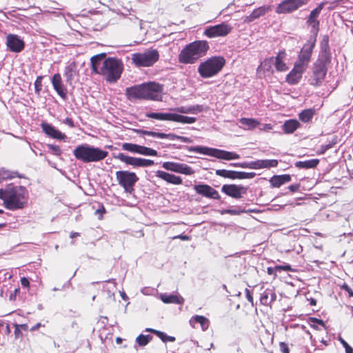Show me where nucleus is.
Instances as JSON below:
<instances>
[{"instance_id":"22","label":"nucleus","mask_w":353,"mask_h":353,"mask_svg":"<svg viewBox=\"0 0 353 353\" xmlns=\"http://www.w3.org/2000/svg\"><path fill=\"white\" fill-rule=\"evenodd\" d=\"M272 10L271 6L264 5L254 9L250 15L246 16L244 19V22L249 23L254 20L265 15L268 12Z\"/></svg>"},{"instance_id":"59","label":"nucleus","mask_w":353,"mask_h":353,"mask_svg":"<svg viewBox=\"0 0 353 353\" xmlns=\"http://www.w3.org/2000/svg\"><path fill=\"white\" fill-rule=\"evenodd\" d=\"M174 239H180L183 241H189L190 239V237L188 235H183V234H179V235H177V236H175L173 237Z\"/></svg>"},{"instance_id":"41","label":"nucleus","mask_w":353,"mask_h":353,"mask_svg":"<svg viewBox=\"0 0 353 353\" xmlns=\"http://www.w3.org/2000/svg\"><path fill=\"white\" fill-rule=\"evenodd\" d=\"M122 148L124 150L139 154L140 145L130 143H125L122 145Z\"/></svg>"},{"instance_id":"33","label":"nucleus","mask_w":353,"mask_h":353,"mask_svg":"<svg viewBox=\"0 0 353 353\" xmlns=\"http://www.w3.org/2000/svg\"><path fill=\"white\" fill-rule=\"evenodd\" d=\"M146 117L160 121H172L173 113L172 112H147Z\"/></svg>"},{"instance_id":"62","label":"nucleus","mask_w":353,"mask_h":353,"mask_svg":"<svg viewBox=\"0 0 353 353\" xmlns=\"http://www.w3.org/2000/svg\"><path fill=\"white\" fill-rule=\"evenodd\" d=\"M245 292H246V298H247L248 301L249 302H250L252 304H253V298L250 294V292L248 289H246Z\"/></svg>"},{"instance_id":"63","label":"nucleus","mask_w":353,"mask_h":353,"mask_svg":"<svg viewBox=\"0 0 353 353\" xmlns=\"http://www.w3.org/2000/svg\"><path fill=\"white\" fill-rule=\"evenodd\" d=\"M14 326H15L14 334H15L16 337H19L22 334L21 332V330H20V328L19 327L18 324H15Z\"/></svg>"},{"instance_id":"61","label":"nucleus","mask_w":353,"mask_h":353,"mask_svg":"<svg viewBox=\"0 0 353 353\" xmlns=\"http://www.w3.org/2000/svg\"><path fill=\"white\" fill-rule=\"evenodd\" d=\"M178 140H180L181 141H182L183 143H192V141L190 138L185 137H182V136H179Z\"/></svg>"},{"instance_id":"49","label":"nucleus","mask_w":353,"mask_h":353,"mask_svg":"<svg viewBox=\"0 0 353 353\" xmlns=\"http://www.w3.org/2000/svg\"><path fill=\"white\" fill-rule=\"evenodd\" d=\"M157 336H158L163 342L170 341L174 342L175 338L174 336H168L163 332H157Z\"/></svg>"},{"instance_id":"35","label":"nucleus","mask_w":353,"mask_h":353,"mask_svg":"<svg viewBox=\"0 0 353 353\" xmlns=\"http://www.w3.org/2000/svg\"><path fill=\"white\" fill-rule=\"evenodd\" d=\"M256 169L275 168L278 165V161L276 159H259L256 161Z\"/></svg>"},{"instance_id":"37","label":"nucleus","mask_w":353,"mask_h":353,"mask_svg":"<svg viewBox=\"0 0 353 353\" xmlns=\"http://www.w3.org/2000/svg\"><path fill=\"white\" fill-rule=\"evenodd\" d=\"M195 117H187L173 113L172 121L181 123H194L196 121Z\"/></svg>"},{"instance_id":"30","label":"nucleus","mask_w":353,"mask_h":353,"mask_svg":"<svg viewBox=\"0 0 353 353\" xmlns=\"http://www.w3.org/2000/svg\"><path fill=\"white\" fill-rule=\"evenodd\" d=\"M160 299L165 303L181 304L184 301L183 298L179 294H161Z\"/></svg>"},{"instance_id":"8","label":"nucleus","mask_w":353,"mask_h":353,"mask_svg":"<svg viewBox=\"0 0 353 353\" xmlns=\"http://www.w3.org/2000/svg\"><path fill=\"white\" fill-rule=\"evenodd\" d=\"M159 58V52L155 49L148 50L143 52L132 54V61L137 66L150 67Z\"/></svg>"},{"instance_id":"40","label":"nucleus","mask_w":353,"mask_h":353,"mask_svg":"<svg viewBox=\"0 0 353 353\" xmlns=\"http://www.w3.org/2000/svg\"><path fill=\"white\" fill-rule=\"evenodd\" d=\"M216 174L224 178H228L231 179H236V171L227 170H216Z\"/></svg>"},{"instance_id":"15","label":"nucleus","mask_w":353,"mask_h":353,"mask_svg":"<svg viewBox=\"0 0 353 353\" xmlns=\"http://www.w3.org/2000/svg\"><path fill=\"white\" fill-rule=\"evenodd\" d=\"M162 167L167 170L185 175H191L194 172L191 167L184 163L167 161L163 163Z\"/></svg>"},{"instance_id":"42","label":"nucleus","mask_w":353,"mask_h":353,"mask_svg":"<svg viewBox=\"0 0 353 353\" xmlns=\"http://www.w3.org/2000/svg\"><path fill=\"white\" fill-rule=\"evenodd\" d=\"M139 154L145 156H157L158 153L157 150L148 148L145 146L140 145Z\"/></svg>"},{"instance_id":"34","label":"nucleus","mask_w":353,"mask_h":353,"mask_svg":"<svg viewBox=\"0 0 353 353\" xmlns=\"http://www.w3.org/2000/svg\"><path fill=\"white\" fill-rule=\"evenodd\" d=\"M300 127V123L295 119L286 121L283 125V130L286 134L293 133Z\"/></svg>"},{"instance_id":"11","label":"nucleus","mask_w":353,"mask_h":353,"mask_svg":"<svg viewBox=\"0 0 353 353\" xmlns=\"http://www.w3.org/2000/svg\"><path fill=\"white\" fill-rule=\"evenodd\" d=\"M316 38L311 37L301 48L296 63L307 68L309 62L310 61L312 50L315 46Z\"/></svg>"},{"instance_id":"56","label":"nucleus","mask_w":353,"mask_h":353,"mask_svg":"<svg viewBox=\"0 0 353 353\" xmlns=\"http://www.w3.org/2000/svg\"><path fill=\"white\" fill-rule=\"evenodd\" d=\"M276 269L278 270H285V271H290L292 270L291 266L290 265H277L276 266Z\"/></svg>"},{"instance_id":"13","label":"nucleus","mask_w":353,"mask_h":353,"mask_svg":"<svg viewBox=\"0 0 353 353\" xmlns=\"http://www.w3.org/2000/svg\"><path fill=\"white\" fill-rule=\"evenodd\" d=\"M115 158L126 163L127 165L133 166L134 168H145L152 165L154 164V161L152 160L130 157L125 155L123 153L118 154L117 156H115Z\"/></svg>"},{"instance_id":"7","label":"nucleus","mask_w":353,"mask_h":353,"mask_svg":"<svg viewBox=\"0 0 353 353\" xmlns=\"http://www.w3.org/2000/svg\"><path fill=\"white\" fill-rule=\"evenodd\" d=\"M188 150L189 152H198L205 155H208L210 157H216L217 159L228 161L239 159L240 158V156L236 153L205 146H191L189 147Z\"/></svg>"},{"instance_id":"47","label":"nucleus","mask_w":353,"mask_h":353,"mask_svg":"<svg viewBox=\"0 0 353 353\" xmlns=\"http://www.w3.org/2000/svg\"><path fill=\"white\" fill-rule=\"evenodd\" d=\"M256 176L254 172H245L236 171V179H253Z\"/></svg>"},{"instance_id":"2","label":"nucleus","mask_w":353,"mask_h":353,"mask_svg":"<svg viewBox=\"0 0 353 353\" xmlns=\"http://www.w3.org/2000/svg\"><path fill=\"white\" fill-rule=\"evenodd\" d=\"M0 199L10 210L23 209L28 203V191L24 186L10 183L0 189Z\"/></svg>"},{"instance_id":"19","label":"nucleus","mask_w":353,"mask_h":353,"mask_svg":"<svg viewBox=\"0 0 353 353\" xmlns=\"http://www.w3.org/2000/svg\"><path fill=\"white\" fill-rule=\"evenodd\" d=\"M194 190L197 194L209 199H219L220 198L218 191L207 184L194 185Z\"/></svg>"},{"instance_id":"58","label":"nucleus","mask_w":353,"mask_h":353,"mask_svg":"<svg viewBox=\"0 0 353 353\" xmlns=\"http://www.w3.org/2000/svg\"><path fill=\"white\" fill-rule=\"evenodd\" d=\"M63 123L69 125L71 128H73L74 126V122L71 118L67 117L63 121Z\"/></svg>"},{"instance_id":"1","label":"nucleus","mask_w":353,"mask_h":353,"mask_svg":"<svg viewBox=\"0 0 353 353\" xmlns=\"http://www.w3.org/2000/svg\"><path fill=\"white\" fill-rule=\"evenodd\" d=\"M92 70L101 74L109 83H115L123 70L122 62L116 58H105V54L101 53L93 56L91 59Z\"/></svg>"},{"instance_id":"18","label":"nucleus","mask_w":353,"mask_h":353,"mask_svg":"<svg viewBox=\"0 0 353 353\" xmlns=\"http://www.w3.org/2000/svg\"><path fill=\"white\" fill-rule=\"evenodd\" d=\"M221 191L225 194L235 199H240L243 194H246L247 188L242 185L235 184L223 185Z\"/></svg>"},{"instance_id":"43","label":"nucleus","mask_w":353,"mask_h":353,"mask_svg":"<svg viewBox=\"0 0 353 353\" xmlns=\"http://www.w3.org/2000/svg\"><path fill=\"white\" fill-rule=\"evenodd\" d=\"M152 337L150 335L141 334L137 337L136 342L140 346H145L152 340Z\"/></svg>"},{"instance_id":"39","label":"nucleus","mask_w":353,"mask_h":353,"mask_svg":"<svg viewBox=\"0 0 353 353\" xmlns=\"http://www.w3.org/2000/svg\"><path fill=\"white\" fill-rule=\"evenodd\" d=\"M315 110L314 109L304 110L299 114V119L305 123L309 122L312 119Z\"/></svg>"},{"instance_id":"51","label":"nucleus","mask_w":353,"mask_h":353,"mask_svg":"<svg viewBox=\"0 0 353 353\" xmlns=\"http://www.w3.org/2000/svg\"><path fill=\"white\" fill-rule=\"evenodd\" d=\"M134 131L140 135H148V136H151L152 137H156V138H157V135H158V132H153V131H148V130H134Z\"/></svg>"},{"instance_id":"60","label":"nucleus","mask_w":353,"mask_h":353,"mask_svg":"<svg viewBox=\"0 0 353 353\" xmlns=\"http://www.w3.org/2000/svg\"><path fill=\"white\" fill-rule=\"evenodd\" d=\"M21 283L23 287H26V288L28 287L30 285V282H29L28 279L26 277H23L21 279Z\"/></svg>"},{"instance_id":"53","label":"nucleus","mask_w":353,"mask_h":353,"mask_svg":"<svg viewBox=\"0 0 353 353\" xmlns=\"http://www.w3.org/2000/svg\"><path fill=\"white\" fill-rule=\"evenodd\" d=\"M246 212V210L241 209L240 207H237L235 209H229V214L231 215H239L241 213Z\"/></svg>"},{"instance_id":"55","label":"nucleus","mask_w":353,"mask_h":353,"mask_svg":"<svg viewBox=\"0 0 353 353\" xmlns=\"http://www.w3.org/2000/svg\"><path fill=\"white\" fill-rule=\"evenodd\" d=\"M279 347H280V350L283 353H289V352H290L288 345L284 342H280Z\"/></svg>"},{"instance_id":"5","label":"nucleus","mask_w":353,"mask_h":353,"mask_svg":"<svg viewBox=\"0 0 353 353\" xmlns=\"http://www.w3.org/2000/svg\"><path fill=\"white\" fill-rule=\"evenodd\" d=\"M73 154L77 159L84 163H90L104 159L108 152L88 144H81L74 150Z\"/></svg>"},{"instance_id":"23","label":"nucleus","mask_w":353,"mask_h":353,"mask_svg":"<svg viewBox=\"0 0 353 353\" xmlns=\"http://www.w3.org/2000/svg\"><path fill=\"white\" fill-rule=\"evenodd\" d=\"M41 127L43 131L48 137H50L51 138L58 139V140H62V139H65L66 138L65 134H63L59 130L56 129L51 124L43 122L41 124Z\"/></svg>"},{"instance_id":"52","label":"nucleus","mask_w":353,"mask_h":353,"mask_svg":"<svg viewBox=\"0 0 353 353\" xmlns=\"http://www.w3.org/2000/svg\"><path fill=\"white\" fill-rule=\"evenodd\" d=\"M42 77H38L34 82L35 92L39 94L42 88Z\"/></svg>"},{"instance_id":"48","label":"nucleus","mask_w":353,"mask_h":353,"mask_svg":"<svg viewBox=\"0 0 353 353\" xmlns=\"http://www.w3.org/2000/svg\"><path fill=\"white\" fill-rule=\"evenodd\" d=\"M157 138L168 139L170 140L173 141V140H178L179 135H176V134H174L172 133L165 134V133H163V132H158Z\"/></svg>"},{"instance_id":"9","label":"nucleus","mask_w":353,"mask_h":353,"mask_svg":"<svg viewBox=\"0 0 353 353\" xmlns=\"http://www.w3.org/2000/svg\"><path fill=\"white\" fill-rule=\"evenodd\" d=\"M116 178L118 183L128 193H132L134 191V186L139 181L137 174L130 171H117L116 172Z\"/></svg>"},{"instance_id":"26","label":"nucleus","mask_w":353,"mask_h":353,"mask_svg":"<svg viewBox=\"0 0 353 353\" xmlns=\"http://www.w3.org/2000/svg\"><path fill=\"white\" fill-rule=\"evenodd\" d=\"M286 54L284 51H280L277 56L274 58V63L276 69L279 72H284L288 69L286 63L284 62Z\"/></svg>"},{"instance_id":"20","label":"nucleus","mask_w":353,"mask_h":353,"mask_svg":"<svg viewBox=\"0 0 353 353\" xmlns=\"http://www.w3.org/2000/svg\"><path fill=\"white\" fill-rule=\"evenodd\" d=\"M307 68L294 63L293 69L286 77V81L290 85L297 84L302 78L303 74Z\"/></svg>"},{"instance_id":"28","label":"nucleus","mask_w":353,"mask_h":353,"mask_svg":"<svg viewBox=\"0 0 353 353\" xmlns=\"http://www.w3.org/2000/svg\"><path fill=\"white\" fill-rule=\"evenodd\" d=\"M328 38L325 37L321 43V56L323 59V62L330 63V52L328 43Z\"/></svg>"},{"instance_id":"6","label":"nucleus","mask_w":353,"mask_h":353,"mask_svg":"<svg viewBox=\"0 0 353 353\" xmlns=\"http://www.w3.org/2000/svg\"><path fill=\"white\" fill-rule=\"evenodd\" d=\"M225 65V59L221 57H213L201 63L198 68L199 74L203 78L216 75Z\"/></svg>"},{"instance_id":"50","label":"nucleus","mask_w":353,"mask_h":353,"mask_svg":"<svg viewBox=\"0 0 353 353\" xmlns=\"http://www.w3.org/2000/svg\"><path fill=\"white\" fill-rule=\"evenodd\" d=\"M47 147L54 155L60 156L62 153L60 147L58 145L48 144Z\"/></svg>"},{"instance_id":"29","label":"nucleus","mask_w":353,"mask_h":353,"mask_svg":"<svg viewBox=\"0 0 353 353\" xmlns=\"http://www.w3.org/2000/svg\"><path fill=\"white\" fill-rule=\"evenodd\" d=\"M196 323H199L201 329L205 331L208 328L210 322L209 320L203 316L195 315L190 319V324L192 327H195Z\"/></svg>"},{"instance_id":"46","label":"nucleus","mask_w":353,"mask_h":353,"mask_svg":"<svg viewBox=\"0 0 353 353\" xmlns=\"http://www.w3.org/2000/svg\"><path fill=\"white\" fill-rule=\"evenodd\" d=\"M270 293V290H266L261 294V298H260V302L262 305H268L271 303L270 300L269 299Z\"/></svg>"},{"instance_id":"64","label":"nucleus","mask_w":353,"mask_h":353,"mask_svg":"<svg viewBox=\"0 0 353 353\" xmlns=\"http://www.w3.org/2000/svg\"><path fill=\"white\" fill-rule=\"evenodd\" d=\"M152 290L149 288H145L141 290V292L145 295H149L151 294Z\"/></svg>"},{"instance_id":"10","label":"nucleus","mask_w":353,"mask_h":353,"mask_svg":"<svg viewBox=\"0 0 353 353\" xmlns=\"http://www.w3.org/2000/svg\"><path fill=\"white\" fill-rule=\"evenodd\" d=\"M326 63L322 60H318L313 64L312 74L309 78L310 85L318 87L322 84L327 73Z\"/></svg>"},{"instance_id":"25","label":"nucleus","mask_w":353,"mask_h":353,"mask_svg":"<svg viewBox=\"0 0 353 353\" xmlns=\"http://www.w3.org/2000/svg\"><path fill=\"white\" fill-rule=\"evenodd\" d=\"M156 176L168 183L174 184V185H180L182 183V179L180 176H175L172 174H169L166 172L158 170L156 172Z\"/></svg>"},{"instance_id":"4","label":"nucleus","mask_w":353,"mask_h":353,"mask_svg":"<svg viewBox=\"0 0 353 353\" xmlns=\"http://www.w3.org/2000/svg\"><path fill=\"white\" fill-rule=\"evenodd\" d=\"M209 48L207 41H197L187 45L180 52L179 61L188 64L194 63L199 58L205 55Z\"/></svg>"},{"instance_id":"27","label":"nucleus","mask_w":353,"mask_h":353,"mask_svg":"<svg viewBox=\"0 0 353 353\" xmlns=\"http://www.w3.org/2000/svg\"><path fill=\"white\" fill-rule=\"evenodd\" d=\"M291 181V176L289 174L274 175L270 179L271 185L274 188H279L283 184Z\"/></svg>"},{"instance_id":"14","label":"nucleus","mask_w":353,"mask_h":353,"mask_svg":"<svg viewBox=\"0 0 353 353\" xmlns=\"http://www.w3.org/2000/svg\"><path fill=\"white\" fill-rule=\"evenodd\" d=\"M232 30V27L225 23L209 26L205 28L204 34L209 38H214L218 37H225L228 35Z\"/></svg>"},{"instance_id":"54","label":"nucleus","mask_w":353,"mask_h":353,"mask_svg":"<svg viewBox=\"0 0 353 353\" xmlns=\"http://www.w3.org/2000/svg\"><path fill=\"white\" fill-rule=\"evenodd\" d=\"M127 19L134 24L139 26L141 25V20L139 19V18L134 15H130L129 17L127 18Z\"/></svg>"},{"instance_id":"38","label":"nucleus","mask_w":353,"mask_h":353,"mask_svg":"<svg viewBox=\"0 0 353 353\" xmlns=\"http://www.w3.org/2000/svg\"><path fill=\"white\" fill-rule=\"evenodd\" d=\"M21 178L22 176L17 172H11L3 168L0 169V183L3 180L11 179L15 177Z\"/></svg>"},{"instance_id":"17","label":"nucleus","mask_w":353,"mask_h":353,"mask_svg":"<svg viewBox=\"0 0 353 353\" xmlns=\"http://www.w3.org/2000/svg\"><path fill=\"white\" fill-rule=\"evenodd\" d=\"M325 3H321L315 9L311 11L307 23L312 28V32L315 34V37L319 30V21L317 19L321 10L323 9Z\"/></svg>"},{"instance_id":"32","label":"nucleus","mask_w":353,"mask_h":353,"mask_svg":"<svg viewBox=\"0 0 353 353\" xmlns=\"http://www.w3.org/2000/svg\"><path fill=\"white\" fill-rule=\"evenodd\" d=\"M240 123L242 125L241 128L245 130H251L256 128L259 124V121L252 118H241L239 119Z\"/></svg>"},{"instance_id":"16","label":"nucleus","mask_w":353,"mask_h":353,"mask_svg":"<svg viewBox=\"0 0 353 353\" xmlns=\"http://www.w3.org/2000/svg\"><path fill=\"white\" fill-rule=\"evenodd\" d=\"M63 76L68 84L72 85L79 76L77 63L72 61L68 62L64 68Z\"/></svg>"},{"instance_id":"44","label":"nucleus","mask_w":353,"mask_h":353,"mask_svg":"<svg viewBox=\"0 0 353 353\" xmlns=\"http://www.w3.org/2000/svg\"><path fill=\"white\" fill-rule=\"evenodd\" d=\"M273 63H274V57H270L269 59H266L261 63V64L259 67V69H261L264 71H270Z\"/></svg>"},{"instance_id":"36","label":"nucleus","mask_w":353,"mask_h":353,"mask_svg":"<svg viewBox=\"0 0 353 353\" xmlns=\"http://www.w3.org/2000/svg\"><path fill=\"white\" fill-rule=\"evenodd\" d=\"M319 163V159H310V160L303 161H296L295 163V166L296 168H303V169L314 168L317 166Z\"/></svg>"},{"instance_id":"57","label":"nucleus","mask_w":353,"mask_h":353,"mask_svg":"<svg viewBox=\"0 0 353 353\" xmlns=\"http://www.w3.org/2000/svg\"><path fill=\"white\" fill-rule=\"evenodd\" d=\"M300 188V185L298 184V183H296V184H292V185H290L289 187H288V189L292 192H296L299 190Z\"/></svg>"},{"instance_id":"31","label":"nucleus","mask_w":353,"mask_h":353,"mask_svg":"<svg viewBox=\"0 0 353 353\" xmlns=\"http://www.w3.org/2000/svg\"><path fill=\"white\" fill-rule=\"evenodd\" d=\"M173 110L181 114H196L201 112L203 110V107L200 105L181 106L174 108Z\"/></svg>"},{"instance_id":"24","label":"nucleus","mask_w":353,"mask_h":353,"mask_svg":"<svg viewBox=\"0 0 353 353\" xmlns=\"http://www.w3.org/2000/svg\"><path fill=\"white\" fill-rule=\"evenodd\" d=\"M52 83L54 89L56 90L57 94L63 99H65L67 97V91L62 83V79L60 74L57 73L53 75L52 79Z\"/></svg>"},{"instance_id":"12","label":"nucleus","mask_w":353,"mask_h":353,"mask_svg":"<svg viewBox=\"0 0 353 353\" xmlns=\"http://www.w3.org/2000/svg\"><path fill=\"white\" fill-rule=\"evenodd\" d=\"M310 0H283L276 7L277 14H290L305 6Z\"/></svg>"},{"instance_id":"3","label":"nucleus","mask_w":353,"mask_h":353,"mask_svg":"<svg viewBox=\"0 0 353 353\" xmlns=\"http://www.w3.org/2000/svg\"><path fill=\"white\" fill-rule=\"evenodd\" d=\"M162 92V86L154 82L143 83L126 89L128 99L159 100Z\"/></svg>"},{"instance_id":"21","label":"nucleus","mask_w":353,"mask_h":353,"mask_svg":"<svg viewBox=\"0 0 353 353\" xmlns=\"http://www.w3.org/2000/svg\"><path fill=\"white\" fill-rule=\"evenodd\" d=\"M6 44L10 51L20 52L24 48L25 44L17 35L10 34L6 38Z\"/></svg>"},{"instance_id":"45","label":"nucleus","mask_w":353,"mask_h":353,"mask_svg":"<svg viewBox=\"0 0 353 353\" xmlns=\"http://www.w3.org/2000/svg\"><path fill=\"white\" fill-rule=\"evenodd\" d=\"M236 167H240L242 168H250V169H256V161L251 162H243V163H238L232 164Z\"/></svg>"}]
</instances>
